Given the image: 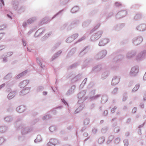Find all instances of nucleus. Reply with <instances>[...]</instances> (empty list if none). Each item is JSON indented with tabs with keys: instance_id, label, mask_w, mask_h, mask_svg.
<instances>
[{
	"instance_id": "19",
	"label": "nucleus",
	"mask_w": 146,
	"mask_h": 146,
	"mask_svg": "<svg viewBox=\"0 0 146 146\" xmlns=\"http://www.w3.org/2000/svg\"><path fill=\"white\" fill-rule=\"evenodd\" d=\"M5 120L6 121H7L8 119H9V117H7L5 118Z\"/></svg>"
},
{
	"instance_id": "14",
	"label": "nucleus",
	"mask_w": 146,
	"mask_h": 146,
	"mask_svg": "<svg viewBox=\"0 0 146 146\" xmlns=\"http://www.w3.org/2000/svg\"><path fill=\"white\" fill-rule=\"evenodd\" d=\"M136 111V108H134L132 110V112L133 113H135Z\"/></svg>"
},
{
	"instance_id": "26",
	"label": "nucleus",
	"mask_w": 146,
	"mask_h": 146,
	"mask_svg": "<svg viewBox=\"0 0 146 146\" xmlns=\"http://www.w3.org/2000/svg\"><path fill=\"white\" fill-rule=\"evenodd\" d=\"M115 5H117V3H115Z\"/></svg>"
},
{
	"instance_id": "18",
	"label": "nucleus",
	"mask_w": 146,
	"mask_h": 146,
	"mask_svg": "<svg viewBox=\"0 0 146 146\" xmlns=\"http://www.w3.org/2000/svg\"><path fill=\"white\" fill-rule=\"evenodd\" d=\"M44 95H46L47 94V93L46 92H44L43 93Z\"/></svg>"
},
{
	"instance_id": "16",
	"label": "nucleus",
	"mask_w": 146,
	"mask_h": 146,
	"mask_svg": "<svg viewBox=\"0 0 146 146\" xmlns=\"http://www.w3.org/2000/svg\"><path fill=\"white\" fill-rule=\"evenodd\" d=\"M5 48V46H0V51L3 49H4Z\"/></svg>"
},
{
	"instance_id": "27",
	"label": "nucleus",
	"mask_w": 146,
	"mask_h": 146,
	"mask_svg": "<svg viewBox=\"0 0 146 146\" xmlns=\"http://www.w3.org/2000/svg\"><path fill=\"white\" fill-rule=\"evenodd\" d=\"M104 141V140H102V141H103H103Z\"/></svg>"
},
{
	"instance_id": "1",
	"label": "nucleus",
	"mask_w": 146,
	"mask_h": 146,
	"mask_svg": "<svg viewBox=\"0 0 146 146\" xmlns=\"http://www.w3.org/2000/svg\"><path fill=\"white\" fill-rule=\"evenodd\" d=\"M58 142V141L56 139H51L50 142L48 143L47 145L48 146H53L57 144Z\"/></svg>"
},
{
	"instance_id": "7",
	"label": "nucleus",
	"mask_w": 146,
	"mask_h": 146,
	"mask_svg": "<svg viewBox=\"0 0 146 146\" xmlns=\"http://www.w3.org/2000/svg\"><path fill=\"white\" fill-rule=\"evenodd\" d=\"M49 129L50 131L53 132L55 130L56 128L55 127L52 126L49 127Z\"/></svg>"
},
{
	"instance_id": "12",
	"label": "nucleus",
	"mask_w": 146,
	"mask_h": 146,
	"mask_svg": "<svg viewBox=\"0 0 146 146\" xmlns=\"http://www.w3.org/2000/svg\"><path fill=\"white\" fill-rule=\"evenodd\" d=\"M5 27V26L4 25H2L0 26V30L3 29Z\"/></svg>"
},
{
	"instance_id": "15",
	"label": "nucleus",
	"mask_w": 146,
	"mask_h": 146,
	"mask_svg": "<svg viewBox=\"0 0 146 146\" xmlns=\"http://www.w3.org/2000/svg\"><path fill=\"white\" fill-rule=\"evenodd\" d=\"M5 129L3 127H0V131L1 132H3V129Z\"/></svg>"
},
{
	"instance_id": "24",
	"label": "nucleus",
	"mask_w": 146,
	"mask_h": 146,
	"mask_svg": "<svg viewBox=\"0 0 146 146\" xmlns=\"http://www.w3.org/2000/svg\"><path fill=\"white\" fill-rule=\"evenodd\" d=\"M141 107L143 108V107H144V106L143 105H142L141 106Z\"/></svg>"
},
{
	"instance_id": "8",
	"label": "nucleus",
	"mask_w": 146,
	"mask_h": 146,
	"mask_svg": "<svg viewBox=\"0 0 146 146\" xmlns=\"http://www.w3.org/2000/svg\"><path fill=\"white\" fill-rule=\"evenodd\" d=\"M41 140V138L39 136H37L35 140V142H37L40 141Z\"/></svg>"
},
{
	"instance_id": "3",
	"label": "nucleus",
	"mask_w": 146,
	"mask_h": 146,
	"mask_svg": "<svg viewBox=\"0 0 146 146\" xmlns=\"http://www.w3.org/2000/svg\"><path fill=\"white\" fill-rule=\"evenodd\" d=\"M29 92V90L28 89H25V90H22L21 92V95H25L27 93Z\"/></svg>"
},
{
	"instance_id": "9",
	"label": "nucleus",
	"mask_w": 146,
	"mask_h": 146,
	"mask_svg": "<svg viewBox=\"0 0 146 146\" xmlns=\"http://www.w3.org/2000/svg\"><path fill=\"white\" fill-rule=\"evenodd\" d=\"M139 88V85H136L133 88V91H136Z\"/></svg>"
},
{
	"instance_id": "25",
	"label": "nucleus",
	"mask_w": 146,
	"mask_h": 146,
	"mask_svg": "<svg viewBox=\"0 0 146 146\" xmlns=\"http://www.w3.org/2000/svg\"><path fill=\"white\" fill-rule=\"evenodd\" d=\"M30 21V20H28V21L27 22H28V23H30V22H29Z\"/></svg>"
},
{
	"instance_id": "5",
	"label": "nucleus",
	"mask_w": 146,
	"mask_h": 146,
	"mask_svg": "<svg viewBox=\"0 0 146 146\" xmlns=\"http://www.w3.org/2000/svg\"><path fill=\"white\" fill-rule=\"evenodd\" d=\"M105 40H104L100 41L99 44V45L100 46H103L104 45L106 44V43L104 42H105Z\"/></svg>"
},
{
	"instance_id": "17",
	"label": "nucleus",
	"mask_w": 146,
	"mask_h": 146,
	"mask_svg": "<svg viewBox=\"0 0 146 146\" xmlns=\"http://www.w3.org/2000/svg\"><path fill=\"white\" fill-rule=\"evenodd\" d=\"M115 108H114L112 109H111V111L112 112H114L115 111Z\"/></svg>"
},
{
	"instance_id": "6",
	"label": "nucleus",
	"mask_w": 146,
	"mask_h": 146,
	"mask_svg": "<svg viewBox=\"0 0 146 146\" xmlns=\"http://www.w3.org/2000/svg\"><path fill=\"white\" fill-rule=\"evenodd\" d=\"M22 109V107H17L16 109V110H17V111H18V112H19V113H21V112H23L24 111V110L23 109H22V110H21Z\"/></svg>"
},
{
	"instance_id": "22",
	"label": "nucleus",
	"mask_w": 146,
	"mask_h": 146,
	"mask_svg": "<svg viewBox=\"0 0 146 146\" xmlns=\"http://www.w3.org/2000/svg\"><path fill=\"white\" fill-rule=\"evenodd\" d=\"M23 45L24 46H25V45H26V43H25L24 42H23Z\"/></svg>"
},
{
	"instance_id": "11",
	"label": "nucleus",
	"mask_w": 146,
	"mask_h": 146,
	"mask_svg": "<svg viewBox=\"0 0 146 146\" xmlns=\"http://www.w3.org/2000/svg\"><path fill=\"white\" fill-rule=\"evenodd\" d=\"M131 71L133 72H135L136 73L138 72V70L137 69H135V68H133L131 69Z\"/></svg>"
},
{
	"instance_id": "20",
	"label": "nucleus",
	"mask_w": 146,
	"mask_h": 146,
	"mask_svg": "<svg viewBox=\"0 0 146 146\" xmlns=\"http://www.w3.org/2000/svg\"><path fill=\"white\" fill-rule=\"evenodd\" d=\"M102 139H101V138H100L98 140V141L100 143H101V142L100 141V140H102Z\"/></svg>"
},
{
	"instance_id": "21",
	"label": "nucleus",
	"mask_w": 146,
	"mask_h": 146,
	"mask_svg": "<svg viewBox=\"0 0 146 146\" xmlns=\"http://www.w3.org/2000/svg\"><path fill=\"white\" fill-rule=\"evenodd\" d=\"M1 1L2 3H3V5H4V3L3 1V0H1Z\"/></svg>"
},
{
	"instance_id": "13",
	"label": "nucleus",
	"mask_w": 146,
	"mask_h": 146,
	"mask_svg": "<svg viewBox=\"0 0 146 146\" xmlns=\"http://www.w3.org/2000/svg\"><path fill=\"white\" fill-rule=\"evenodd\" d=\"M4 36V34L2 33H0V40Z\"/></svg>"
},
{
	"instance_id": "2",
	"label": "nucleus",
	"mask_w": 146,
	"mask_h": 146,
	"mask_svg": "<svg viewBox=\"0 0 146 146\" xmlns=\"http://www.w3.org/2000/svg\"><path fill=\"white\" fill-rule=\"evenodd\" d=\"M15 95V93L14 92L10 93L8 96V98L9 99H11L13 98Z\"/></svg>"
},
{
	"instance_id": "10",
	"label": "nucleus",
	"mask_w": 146,
	"mask_h": 146,
	"mask_svg": "<svg viewBox=\"0 0 146 146\" xmlns=\"http://www.w3.org/2000/svg\"><path fill=\"white\" fill-rule=\"evenodd\" d=\"M78 8L76 7H74L72 10L71 11L72 13L76 12L78 10Z\"/></svg>"
},
{
	"instance_id": "4",
	"label": "nucleus",
	"mask_w": 146,
	"mask_h": 146,
	"mask_svg": "<svg viewBox=\"0 0 146 146\" xmlns=\"http://www.w3.org/2000/svg\"><path fill=\"white\" fill-rule=\"evenodd\" d=\"M28 83V81L27 80H25L23 81V82L21 83L20 84V85L21 86L23 85V86H25Z\"/></svg>"
},
{
	"instance_id": "23",
	"label": "nucleus",
	"mask_w": 146,
	"mask_h": 146,
	"mask_svg": "<svg viewBox=\"0 0 146 146\" xmlns=\"http://www.w3.org/2000/svg\"><path fill=\"white\" fill-rule=\"evenodd\" d=\"M144 100H146V96H145L144 97Z\"/></svg>"
}]
</instances>
